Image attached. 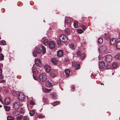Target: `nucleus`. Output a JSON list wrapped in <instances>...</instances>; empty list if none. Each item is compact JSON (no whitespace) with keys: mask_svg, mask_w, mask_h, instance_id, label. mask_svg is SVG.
<instances>
[{"mask_svg":"<svg viewBox=\"0 0 120 120\" xmlns=\"http://www.w3.org/2000/svg\"><path fill=\"white\" fill-rule=\"evenodd\" d=\"M2 70L0 68V75H1L2 73Z\"/></svg>","mask_w":120,"mask_h":120,"instance_id":"4d7b16f0","label":"nucleus"},{"mask_svg":"<svg viewBox=\"0 0 120 120\" xmlns=\"http://www.w3.org/2000/svg\"><path fill=\"white\" fill-rule=\"evenodd\" d=\"M0 101L2 103H3V101L1 100V98L0 97Z\"/></svg>","mask_w":120,"mask_h":120,"instance_id":"052dcab7","label":"nucleus"},{"mask_svg":"<svg viewBox=\"0 0 120 120\" xmlns=\"http://www.w3.org/2000/svg\"><path fill=\"white\" fill-rule=\"evenodd\" d=\"M104 34H105L104 36H105V35H106V33H105Z\"/></svg>","mask_w":120,"mask_h":120,"instance_id":"e2e57ef3","label":"nucleus"},{"mask_svg":"<svg viewBox=\"0 0 120 120\" xmlns=\"http://www.w3.org/2000/svg\"><path fill=\"white\" fill-rule=\"evenodd\" d=\"M69 47L72 49H75V46L74 45L72 44H70L69 45Z\"/></svg>","mask_w":120,"mask_h":120,"instance_id":"c756f323","label":"nucleus"},{"mask_svg":"<svg viewBox=\"0 0 120 120\" xmlns=\"http://www.w3.org/2000/svg\"><path fill=\"white\" fill-rule=\"evenodd\" d=\"M112 59V56L110 55H106L105 58V60L107 63L110 62Z\"/></svg>","mask_w":120,"mask_h":120,"instance_id":"7ed1b4c3","label":"nucleus"},{"mask_svg":"<svg viewBox=\"0 0 120 120\" xmlns=\"http://www.w3.org/2000/svg\"><path fill=\"white\" fill-rule=\"evenodd\" d=\"M100 49L102 51L104 52L106 50V48L105 46H102L100 47Z\"/></svg>","mask_w":120,"mask_h":120,"instance_id":"412c9836","label":"nucleus"},{"mask_svg":"<svg viewBox=\"0 0 120 120\" xmlns=\"http://www.w3.org/2000/svg\"><path fill=\"white\" fill-rule=\"evenodd\" d=\"M35 49V50L33 52V55L34 57L36 56L37 53L40 54L41 52L42 51L41 49L40 48H36Z\"/></svg>","mask_w":120,"mask_h":120,"instance_id":"20e7f679","label":"nucleus"},{"mask_svg":"<svg viewBox=\"0 0 120 120\" xmlns=\"http://www.w3.org/2000/svg\"><path fill=\"white\" fill-rule=\"evenodd\" d=\"M118 38L119 39H120V33L119 34Z\"/></svg>","mask_w":120,"mask_h":120,"instance_id":"bf43d9fd","label":"nucleus"},{"mask_svg":"<svg viewBox=\"0 0 120 120\" xmlns=\"http://www.w3.org/2000/svg\"><path fill=\"white\" fill-rule=\"evenodd\" d=\"M32 72L34 73L37 74L38 73L37 70L36 69H33L32 70Z\"/></svg>","mask_w":120,"mask_h":120,"instance_id":"58836bf2","label":"nucleus"},{"mask_svg":"<svg viewBox=\"0 0 120 120\" xmlns=\"http://www.w3.org/2000/svg\"><path fill=\"white\" fill-rule=\"evenodd\" d=\"M117 40L116 39L112 38L110 41V43L112 45H114L116 43Z\"/></svg>","mask_w":120,"mask_h":120,"instance_id":"6e6552de","label":"nucleus"},{"mask_svg":"<svg viewBox=\"0 0 120 120\" xmlns=\"http://www.w3.org/2000/svg\"><path fill=\"white\" fill-rule=\"evenodd\" d=\"M50 94L53 99H56L57 98V96L55 93L54 92L51 93Z\"/></svg>","mask_w":120,"mask_h":120,"instance_id":"4468645a","label":"nucleus"},{"mask_svg":"<svg viewBox=\"0 0 120 120\" xmlns=\"http://www.w3.org/2000/svg\"><path fill=\"white\" fill-rule=\"evenodd\" d=\"M20 114V112L19 111L15 110L13 111L12 113V114L14 116H18Z\"/></svg>","mask_w":120,"mask_h":120,"instance_id":"2eb2a0df","label":"nucleus"},{"mask_svg":"<svg viewBox=\"0 0 120 120\" xmlns=\"http://www.w3.org/2000/svg\"><path fill=\"white\" fill-rule=\"evenodd\" d=\"M4 107L6 111H9L10 110V108L9 107L7 106H4Z\"/></svg>","mask_w":120,"mask_h":120,"instance_id":"e433bc0d","label":"nucleus"},{"mask_svg":"<svg viewBox=\"0 0 120 120\" xmlns=\"http://www.w3.org/2000/svg\"><path fill=\"white\" fill-rule=\"evenodd\" d=\"M39 78L40 80L41 81L44 82L47 79V75L45 73H43L39 75Z\"/></svg>","mask_w":120,"mask_h":120,"instance_id":"f257e3e1","label":"nucleus"},{"mask_svg":"<svg viewBox=\"0 0 120 120\" xmlns=\"http://www.w3.org/2000/svg\"><path fill=\"white\" fill-rule=\"evenodd\" d=\"M52 63L54 65L56 64L57 63V61L56 59H52L51 60Z\"/></svg>","mask_w":120,"mask_h":120,"instance_id":"aec40b11","label":"nucleus"},{"mask_svg":"<svg viewBox=\"0 0 120 120\" xmlns=\"http://www.w3.org/2000/svg\"><path fill=\"white\" fill-rule=\"evenodd\" d=\"M2 49L1 47H0V52H1L2 51Z\"/></svg>","mask_w":120,"mask_h":120,"instance_id":"680f3d73","label":"nucleus"},{"mask_svg":"<svg viewBox=\"0 0 120 120\" xmlns=\"http://www.w3.org/2000/svg\"><path fill=\"white\" fill-rule=\"evenodd\" d=\"M63 52L62 50H60L57 52V55L58 57H61L63 55Z\"/></svg>","mask_w":120,"mask_h":120,"instance_id":"dca6fc26","label":"nucleus"},{"mask_svg":"<svg viewBox=\"0 0 120 120\" xmlns=\"http://www.w3.org/2000/svg\"><path fill=\"white\" fill-rule=\"evenodd\" d=\"M35 63L36 65L38 67H39L41 65L40 60L38 59H37L35 60Z\"/></svg>","mask_w":120,"mask_h":120,"instance_id":"9b49d317","label":"nucleus"},{"mask_svg":"<svg viewBox=\"0 0 120 120\" xmlns=\"http://www.w3.org/2000/svg\"><path fill=\"white\" fill-rule=\"evenodd\" d=\"M42 53L43 54L46 51V49L45 47L43 46H42Z\"/></svg>","mask_w":120,"mask_h":120,"instance_id":"c9c22d12","label":"nucleus"},{"mask_svg":"<svg viewBox=\"0 0 120 120\" xmlns=\"http://www.w3.org/2000/svg\"><path fill=\"white\" fill-rule=\"evenodd\" d=\"M14 119V118L11 116H8L7 117V120H12Z\"/></svg>","mask_w":120,"mask_h":120,"instance_id":"a19ab883","label":"nucleus"},{"mask_svg":"<svg viewBox=\"0 0 120 120\" xmlns=\"http://www.w3.org/2000/svg\"><path fill=\"white\" fill-rule=\"evenodd\" d=\"M77 31L78 33L79 34H82L83 32V31L82 30L80 29H78L77 30Z\"/></svg>","mask_w":120,"mask_h":120,"instance_id":"72a5a7b5","label":"nucleus"},{"mask_svg":"<svg viewBox=\"0 0 120 120\" xmlns=\"http://www.w3.org/2000/svg\"><path fill=\"white\" fill-rule=\"evenodd\" d=\"M75 68L76 70H77L80 68V65L79 64H77L75 66Z\"/></svg>","mask_w":120,"mask_h":120,"instance_id":"cd10ccee","label":"nucleus"},{"mask_svg":"<svg viewBox=\"0 0 120 120\" xmlns=\"http://www.w3.org/2000/svg\"><path fill=\"white\" fill-rule=\"evenodd\" d=\"M1 39V38L0 36V40Z\"/></svg>","mask_w":120,"mask_h":120,"instance_id":"338daca9","label":"nucleus"},{"mask_svg":"<svg viewBox=\"0 0 120 120\" xmlns=\"http://www.w3.org/2000/svg\"><path fill=\"white\" fill-rule=\"evenodd\" d=\"M18 98L20 101L23 100L25 98L24 94L22 93H21L18 95Z\"/></svg>","mask_w":120,"mask_h":120,"instance_id":"39448f33","label":"nucleus"},{"mask_svg":"<svg viewBox=\"0 0 120 120\" xmlns=\"http://www.w3.org/2000/svg\"><path fill=\"white\" fill-rule=\"evenodd\" d=\"M85 54L83 53H82L80 56V58L81 59H83L85 56Z\"/></svg>","mask_w":120,"mask_h":120,"instance_id":"37998d69","label":"nucleus"},{"mask_svg":"<svg viewBox=\"0 0 120 120\" xmlns=\"http://www.w3.org/2000/svg\"><path fill=\"white\" fill-rule=\"evenodd\" d=\"M116 48L119 49H120V41L118 42L116 44Z\"/></svg>","mask_w":120,"mask_h":120,"instance_id":"5701e85b","label":"nucleus"},{"mask_svg":"<svg viewBox=\"0 0 120 120\" xmlns=\"http://www.w3.org/2000/svg\"><path fill=\"white\" fill-rule=\"evenodd\" d=\"M60 102L59 101H56L54 102V104L55 105H59L60 103Z\"/></svg>","mask_w":120,"mask_h":120,"instance_id":"49530a36","label":"nucleus"},{"mask_svg":"<svg viewBox=\"0 0 120 120\" xmlns=\"http://www.w3.org/2000/svg\"><path fill=\"white\" fill-rule=\"evenodd\" d=\"M34 101L32 100H31L30 101V104L31 105H34Z\"/></svg>","mask_w":120,"mask_h":120,"instance_id":"864d4df0","label":"nucleus"},{"mask_svg":"<svg viewBox=\"0 0 120 120\" xmlns=\"http://www.w3.org/2000/svg\"><path fill=\"white\" fill-rule=\"evenodd\" d=\"M49 47L51 49H53L55 47L54 43L52 41H51L49 43Z\"/></svg>","mask_w":120,"mask_h":120,"instance_id":"1a4fd4ad","label":"nucleus"},{"mask_svg":"<svg viewBox=\"0 0 120 120\" xmlns=\"http://www.w3.org/2000/svg\"><path fill=\"white\" fill-rule=\"evenodd\" d=\"M103 41V39L101 38H99L98 40V43L99 44L102 43Z\"/></svg>","mask_w":120,"mask_h":120,"instance_id":"bb28decb","label":"nucleus"},{"mask_svg":"<svg viewBox=\"0 0 120 120\" xmlns=\"http://www.w3.org/2000/svg\"><path fill=\"white\" fill-rule=\"evenodd\" d=\"M117 65V63L115 62H114L112 63V67L113 68H116Z\"/></svg>","mask_w":120,"mask_h":120,"instance_id":"c85d7f7f","label":"nucleus"},{"mask_svg":"<svg viewBox=\"0 0 120 120\" xmlns=\"http://www.w3.org/2000/svg\"><path fill=\"white\" fill-rule=\"evenodd\" d=\"M45 116L43 115H40L39 116V118H44Z\"/></svg>","mask_w":120,"mask_h":120,"instance_id":"603ef678","label":"nucleus"},{"mask_svg":"<svg viewBox=\"0 0 120 120\" xmlns=\"http://www.w3.org/2000/svg\"><path fill=\"white\" fill-rule=\"evenodd\" d=\"M43 101L47 103H49V100L46 98H44L43 99Z\"/></svg>","mask_w":120,"mask_h":120,"instance_id":"a18cd8bd","label":"nucleus"},{"mask_svg":"<svg viewBox=\"0 0 120 120\" xmlns=\"http://www.w3.org/2000/svg\"><path fill=\"white\" fill-rule=\"evenodd\" d=\"M2 106L1 105H0V108Z\"/></svg>","mask_w":120,"mask_h":120,"instance_id":"69168bd1","label":"nucleus"},{"mask_svg":"<svg viewBox=\"0 0 120 120\" xmlns=\"http://www.w3.org/2000/svg\"><path fill=\"white\" fill-rule=\"evenodd\" d=\"M4 56L2 53L0 54V60H4Z\"/></svg>","mask_w":120,"mask_h":120,"instance_id":"2f4dec72","label":"nucleus"},{"mask_svg":"<svg viewBox=\"0 0 120 120\" xmlns=\"http://www.w3.org/2000/svg\"><path fill=\"white\" fill-rule=\"evenodd\" d=\"M105 37L106 40L107 41H108L110 39V37L109 36H108L107 35H105Z\"/></svg>","mask_w":120,"mask_h":120,"instance_id":"ea45409f","label":"nucleus"},{"mask_svg":"<svg viewBox=\"0 0 120 120\" xmlns=\"http://www.w3.org/2000/svg\"><path fill=\"white\" fill-rule=\"evenodd\" d=\"M3 77L1 75H0V79H2L3 78Z\"/></svg>","mask_w":120,"mask_h":120,"instance_id":"13d9d810","label":"nucleus"},{"mask_svg":"<svg viewBox=\"0 0 120 120\" xmlns=\"http://www.w3.org/2000/svg\"><path fill=\"white\" fill-rule=\"evenodd\" d=\"M59 40L63 42H65L68 40V38L64 34L61 35L59 38Z\"/></svg>","mask_w":120,"mask_h":120,"instance_id":"f03ea898","label":"nucleus"},{"mask_svg":"<svg viewBox=\"0 0 120 120\" xmlns=\"http://www.w3.org/2000/svg\"><path fill=\"white\" fill-rule=\"evenodd\" d=\"M101 85H104V84L103 83H101Z\"/></svg>","mask_w":120,"mask_h":120,"instance_id":"0e129e2a","label":"nucleus"},{"mask_svg":"<svg viewBox=\"0 0 120 120\" xmlns=\"http://www.w3.org/2000/svg\"><path fill=\"white\" fill-rule=\"evenodd\" d=\"M65 22L67 24H70L71 22V19L70 18L66 19L65 20Z\"/></svg>","mask_w":120,"mask_h":120,"instance_id":"a211bd4d","label":"nucleus"},{"mask_svg":"<svg viewBox=\"0 0 120 120\" xmlns=\"http://www.w3.org/2000/svg\"><path fill=\"white\" fill-rule=\"evenodd\" d=\"M35 113V111L34 110H31L29 112L30 115L31 116H33Z\"/></svg>","mask_w":120,"mask_h":120,"instance_id":"b1692460","label":"nucleus"},{"mask_svg":"<svg viewBox=\"0 0 120 120\" xmlns=\"http://www.w3.org/2000/svg\"><path fill=\"white\" fill-rule=\"evenodd\" d=\"M43 91L45 93H49L52 90L51 89H48L46 88H44L42 89Z\"/></svg>","mask_w":120,"mask_h":120,"instance_id":"ddd939ff","label":"nucleus"},{"mask_svg":"<svg viewBox=\"0 0 120 120\" xmlns=\"http://www.w3.org/2000/svg\"><path fill=\"white\" fill-rule=\"evenodd\" d=\"M23 120H29V118L28 116H25L23 117Z\"/></svg>","mask_w":120,"mask_h":120,"instance_id":"f704fd0d","label":"nucleus"},{"mask_svg":"<svg viewBox=\"0 0 120 120\" xmlns=\"http://www.w3.org/2000/svg\"><path fill=\"white\" fill-rule=\"evenodd\" d=\"M49 41L48 39H45L43 41V44L45 45H47L48 44Z\"/></svg>","mask_w":120,"mask_h":120,"instance_id":"393cba45","label":"nucleus"},{"mask_svg":"<svg viewBox=\"0 0 120 120\" xmlns=\"http://www.w3.org/2000/svg\"><path fill=\"white\" fill-rule=\"evenodd\" d=\"M77 64L76 62H73L72 63V65L73 66H75Z\"/></svg>","mask_w":120,"mask_h":120,"instance_id":"3c124183","label":"nucleus"},{"mask_svg":"<svg viewBox=\"0 0 120 120\" xmlns=\"http://www.w3.org/2000/svg\"><path fill=\"white\" fill-rule=\"evenodd\" d=\"M20 106V103L19 102L14 103L13 105V107L15 109H17Z\"/></svg>","mask_w":120,"mask_h":120,"instance_id":"423d86ee","label":"nucleus"},{"mask_svg":"<svg viewBox=\"0 0 120 120\" xmlns=\"http://www.w3.org/2000/svg\"><path fill=\"white\" fill-rule=\"evenodd\" d=\"M6 42L4 40L0 41V45H4L5 44Z\"/></svg>","mask_w":120,"mask_h":120,"instance_id":"7c9ffc66","label":"nucleus"},{"mask_svg":"<svg viewBox=\"0 0 120 120\" xmlns=\"http://www.w3.org/2000/svg\"><path fill=\"white\" fill-rule=\"evenodd\" d=\"M11 101L10 98L9 97H7L4 100V104L5 105H7L10 103Z\"/></svg>","mask_w":120,"mask_h":120,"instance_id":"0eeeda50","label":"nucleus"},{"mask_svg":"<svg viewBox=\"0 0 120 120\" xmlns=\"http://www.w3.org/2000/svg\"><path fill=\"white\" fill-rule=\"evenodd\" d=\"M22 118V115H21L17 117L16 118L18 120H20Z\"/></svg>","mask_w":120,"mask_h":120,"instance_id":"de8ad7c7","label":"nucleus"},{"mask_svg":"<svg viewBox=\"0 0 120 120\" xmlns=\"http://www.w3.org/2000/svg\"><path fill=\"white\" fill-rule=\"evenodd\" d=\"M33 78H34V79L35 80H37V79H38V78L37 77H36V76H33Z\"/></svg>","mask_w":120,"mask_h":120,"instance_id":"6e6d98bb","label":"nucleus"},{"mask_svg":"<svg viewBox=\"0 0 120 120\" xmlns=\"http://www.w3.org/2000/svg\"><path fill=\"white\" fill-rule=\"evenodd\" d=\"M61 41L60 40H57L56 41L57 43V45H60L61 44V42L60 41Z\"/></svg>","mask_w":120,"mask_h":120,"instance_id":"8fccbe9b","label":"nucleus"},{"mask_svg":"<svg viewBox=\"0 0 120 120\" xmlns=\"http://www.w3.org/2000/svg\"><path fill=\"white\" fill-rule=\"evenodd\" d=\"M81 28L84 30H85L86 29V27L84 25H82L81 26Z\"/></svg>","mask_w":120,"mask_h":120,"instance_id":"09e8293b","label":"nucleus"},{"mask_svg":"<svg viewBox=\"0 0 120 120\" xmlns=\"http://www.w3.org/2000/svg\"><path fill=\"white\" fill-rule=\"evenodd\" d=\"M64 32L67 34L69 35L70 34V31L68 28H66L64 30Z\"/></svg>","mask_w":120,"mask_h":120,"instance_id":"6ab92c4d","label":"nucleus"},{"mask_svg":"<svg viewBox=\"0 0 120 120\" xmlns=\"http://www.w3.org/2000/svg\"><path fill=\"white\" fill-rule=\"evenodd\" d=\"M50 76L52 77H54L55 76V74L54 72H51L50 74Z\"/></svg>","mask_w":120,"mask_h":120,"instance_id":"4c0bfd02","label":"nucleus"},{"mask_svg":"<svg viewBox=\"0 0 120 120\" xmlns=\"http://www.w3.org/2000/svg\"><path fill=\"white\" fill-rule=\"evenodd\" d=\"M65 72L67 77H68L69 76L70 74V71L69 69H66L65 71Z\"/></svg>","mask_w":120,"mask_h":120,"instance_id":"f3484780","label":"nucleus"},{"mask_svg":"<svg viewBox=\"0 0 120 120\" xmlns=\"http://www.w3.org/2000/svg\"><path fill=\"white\" fill-rule=\"evenodd\" d=\"M114 57L116 59L120 60V54H118L116 55Z\"/></svg>","mask_w":120,"mask_h":120,"instance_id":"a878e982","label":"nucleus"},{"mask_svg":"<svg viewBox=\"0 0 120 120\" xmlns=\"http://www.w3.org/2000/svg\"><path fill=\"white\" fill-rule=\"evenodd\" d=\"M46 85L47 87H51L52 86L51 82L49 81L46 82Z\"/></svg>","mask_w":120,"mask_h":120,"instance_id":"4be33fe9","label":"nucleus"},{"mask_svg":"<svg viewBox=\"0 0 120 120\" xmlns=\"http://www.w3.org/2000/svg\"><path fill=\"white\" fill-rule=\"evenodd\" d=\"M99 67L101 68H104L105 66V64L104 62L103 61H101L99 63Z\"/></svg>","mask_w":120,"mask_h":120,"instance_id":"9d476101","label":"nucleus"},{"mask_svg":"<svg viewBox=\"0 0 120 120\" xmlns=\"http://www.w3.org/2000/svg\"><path fill=\"white\" fill-rule=\"evenodd\" d=\"M25 109H23L22 108H21L20 110V112L21 114L24 113L25 112Z\"/></svg>","mask_w":120,"mask_h":120,"instance_id":"c03bdc74","label":"nucleus"},{"mask_svg":"<svg viewBox=\"0 0 120 120\" xmlns=\"http://www.w3.org/2000/svg\"><path fill=\"white\" fill-rule=\"evenodd\" d=\"M5 81L4 80H0V83H4L5 82Z\"/></svg>","mask_w":120,"mask_h":120,"instance_id":"5fc2aeb1","label":"nucleus"},{"mask_svg":"<svg viewBox=\"0 0 120 120\" xmlns=\"http://www.w3.org/2000/svg\"><path fill=\"white\" fill-rule=\"evenodd\" d=\"M73 24L75 27L77 28L78 27V23L77 22H74Z\"/></svg>","mask_w":120,"mask_h":120,"instance_id":"473e14b6","label":"nucleus"},{"mask_svg":"<svg viewBox=\"0 0 120 120\" xmlns=\"http://www.w3.org/2000/svg\"><path fill=\"white\" fill-rule=\"evenodd\" d=\"M45 68L46 71L47 72H49L50 71V68L48 65H46L45 66Z\"/></svg>","mask_w":120,"mask_h":120,"instance_id":"f8f14e48","label":"nucleus"},{"mask_svg":"<svg viewBox=\"0 0 120 120\" xmlns=\"http://www.w3.org/2000/svg\"><path fill=\"white\" fill-rule=\"evenodd\" d=\"M81 54L79 50L78 51L76 52L77 55L78 56H80Z\"/></svg>","mask_w":120,"mask_h":120,"instance_id":"79ce46f5","label":"nucleus"}]
</instances>
